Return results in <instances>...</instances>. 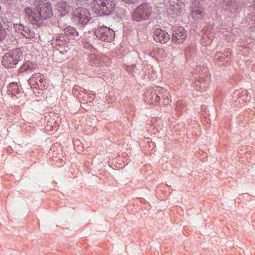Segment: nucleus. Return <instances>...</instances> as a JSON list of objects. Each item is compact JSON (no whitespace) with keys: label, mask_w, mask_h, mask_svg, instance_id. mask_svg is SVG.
I'll list each match as a JSON object with an SVG mask.
<instances>
[{"label":"nucleus","mask_w":255,"mask_h":255,"mask_svg":"<svg viewBox=\"0 0 255 255\" xmlns=\"http://www.w3.org/2000/svg\"><path fill=\"white\" fill-rule=\"evenodd\" d=\"M25 13L28 20L33 24L40 25L44 20L53 15L51 5L48 3H42L37 6L27 7Z\"/></svg>","instance_id":"obj_1"},{"label":"nucleus","mask_w":255,"mask_h":255,"mask_svg":"<svg viewBox=\"0 0 255 255\" xmlns=\"http://www.w3.org/2000/svg\"><path fill=\"white\" fill-rule=\"evenodd\" d=\"M22 56L19 49L14 50L4 55L2 57V64L6 68H14L17 62L22 59Z\"/></svg>","instance_id":"obj_2"},{"label":"nucleus","mask_w":255,"mask_h":255,"mask_svg":"<svg viewBox=\"0 0 255 255\" xmlns=\"http://www.w3.org/2000/svg\"><path fill=\"white\" fill-rule=\"evenodd\" d=\"M152 13V7L149 3H143L138 6L134 11L132 19L140 21L148 19Z\"/></svg>","instance_id":"obj_3"},{"label":"nucleus","mask_w":255,"mask_h":255,"mask_svg":"<svg viewBox=\"0 0 255 255\" xmlns=\"http://www.w3.org/2000/svg\"><path fill=\"white\" fill-rule=\"evenodd\" d=\"M94 4L98 6L100 15H109L115 7V0H95Z\"/></svg>","instance_id":"obj_4"},{"label":"nucleus","mask_w":255,"mask_h":255,"mask_svg":"<svg viewBox=\"0 0 255 255\" xmlns=\"http://www.w3.org/2000/svg\"><path fill=\"white\" fill-rule=\"evenodd\" d=\"M89 11L84 7H78L73 12V19L74 22L82 24H87L91 18Z\"/></svg>","instance_id":"obj_5"},{"label":"nucleus","mask_w":255,"mask_h":255,"mask_svg":"<svg viewBox=\"0 0 255 255\" xmlns=\"http://www.w3.org/2000/svg\"><path fill=\"white\" fill-rule=\"evenodd\" d=\"M96 36L102 41L111 42L115 37V32L106 26L99 27L95 32Z\"/></svg>","instance_id":"obj_6"},{"label":"nucleus","mask_w":255,"mask_h":255,"mask_svg":"<svg viewBox=\"0 0 255 255\" xmlns=\"http://www.w3.org/2000/svg\"><path fill=\"white\" fill-rule=\"evenodd\" d=\"M29 82L30 85L34 86L35 88L37 87L41 89L46 86V79L40 73H35L32 75L29 79Z\"/></svg>","instance_id":"obj_7"},{"label":"nucleus","mask_w":255,"mask_h":255,"mask_svg":"<svg viewBox=\"0 0 255 255\" xmlns=\"http://www.w3.org/2000/svg\"><path fill=\"white\" fill-rule=\"evenodd\" d=\"M187 37V31L182 27L176 28L173 32L172 40L177 43H182Z\"/></svg>","instance_id":"obj_8"},{"label":"nucleus","mask_w":255,"mask_h":255,"mask_svg":"<svg viewBox=\"0 0 255 255\" xmlns=\"http://www.w3.org/2000/svg\"><path fill=\"white\" fill-rule=\"evenodd\" d=\"M153 38L156 42L165 43L169 39V35L167 32L161 29H156L153 34Z\"/></svg>","instance_id":"obj_9"},{"label":"nucleus","mask_w":255,"mask_h":255,"mask_svg":"<svg viewBox=\"0 0 255 255\" xmlns=\"http://www.w3.org/2000/svg\"><path fill=\"white\" fill-rule=\"evenodd\" d=\"M14 26L16 30L18 27L20 30H22V34L26 38L29 39H35L37 38V35L29 27H24L22 25L14 24Z\"/></svg>","instance_id":"obj_10"},{"label":"nucleus","mask_w":255,"mask_h":255,"mask_svg":"<svg viewBox=\"0 0 255 255\" xmlns=\"http://www.w3.org/2000/svg\"><path fill=\"white\" fill-rule=\"evenodd\" d=\"M191 15L195 20H198L203 17V10L201 8L193 6L191 8Z\"/></svg>","instance_id":"obj_11"},{"label":"nucleus","mask_w":255,"mask_h":255,"mask_svg":"<svg viewBox=\"0 0 255 255\" xmlns=\"http://www.w3.org/2000/svg\"><path fill=\"white\" fill-rule=\"evenodd\" d=\"M58 10L61 13V15H64L68 13L70 10V7L65 2L58 3L57 6Z\"/></svg>","instance_id":"obj_12"},{"label":"nucleus","mask_w":255,"mask_h":255,"mask_svg":"<svg viewBox=\"0 0 255 255\" xmlns=\"http://www.w3.org/2000/svg\"><path fill=\"white\" fill-rule=\"evenodd\" d=\"M64 32L66 35L69 36L75 37L78 35V32L73 27L68 26L64 29Z\"/></svg>","instance_id":"obj_13"},{"label":"nucleus","mask_w":255,"mask_h":255,"mask_svg":"<svg viewBox=\"0 0 255 255\" xmlns=\"http://www.w3.org/2000/svg\"><path fill=\"white\" fill-rule=\"evenodd\" d=\"M124 2L127 3H134L137 2L138 0H122Z\"/></svg>","instance_id":"obj_14"},{"label":"nucleus","mask_w":255,"mask_h":255,"mask_svg":"<svg viewBox=\"0 0 255 255\" xmlns=\"http://www.w3.org/2000/svg\"><path fill=\"white\" fill-rule=\"evenodd\" d=\"M1 1H3L4 3L7 2L9 0H0Z\"/></svg>","instance_id":"obj_15"},{"label":"nucleus","mask_w":255,"mask_h":255,"mask_svg":"<svg viewBox=\"0 0 255 255\" xmlns=\"http://www.w3.org/2000/svg\"><path fill=\"white\" fill-rule=\"evenodd\" d=\"M85 47H86L88 49H90V47H91V45H88V46H86V45H85Z\"/></svg>","instance_id":"obj_16"},{"label":"nucleus","mask_w":255,"mask_h":255,"mask_svg":"<svg viewBox=\"0 0 255 255\" xmlns=\"http://www.w3.org/2000/svg\"><path fill=\"white\" fill-rule=\"evenodd\" d=\"M149 54H150L151 56H153V54H152L151 52H149Z\"/></svg>","instance_id":"obj_17"}]
</instances>
